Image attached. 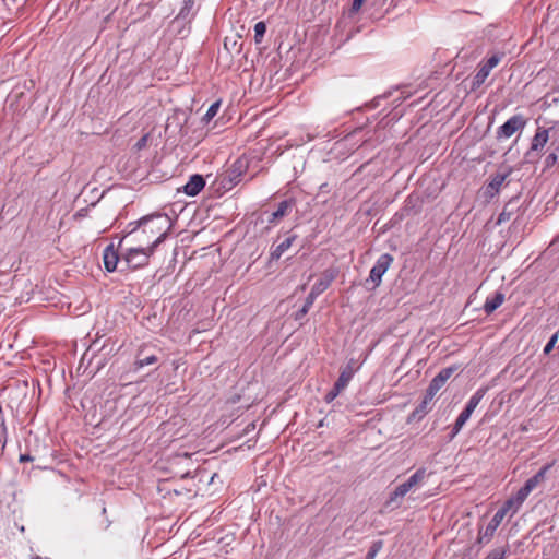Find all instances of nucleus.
<instances>
[{
    "label": "nucleus",
    "mask_w": 559,
    "mask_h": 559,
    "mask_svg": "<svg viewBox=\"0 0 559 559\" xmlns=\"http://www.w3.org/2000/svg\"><path fill=\"white\" fill-rule=\"evenodd\" d=\"M219 107H221V102H219V100H218V102L213 103V104L209 107L207 111L205 112V115H204V117H203V120H204V121H206V122L211 121V120L216 116V114H217V111H218Z\"/></svg>",
    "instance_id": "c756f323"
},
{
    "label": "nucleus",
    "mask_w": 559,
    "mask_h": 559,
    "mask_svg": "<svg viewBox=\"0 0 559 559\" xmlns=\"http://www.w3.org/2000/svg\"><path fill=\"white\" fill-rule=\"evenodd\" d=\"M205 186V179L200 174L192 175L182 187V191L189 197L198 195Z\"/></svg>",
    "instance_id": "dca6fc26"
},
{
    "label": "nucleus",
    "mask_w": 559,
    "mask_h": 559,
    "mask_svg": "<svg viewBox=\"0 0 559 559\" xmlns=\"http://www.w3.org/2000/svg\"><path fill=\"white\" fill-rule=\"evenodd\" d=\"M318 296H312V290H310L308 297L305 300L302 308L299 310V314H306L309 311L311 305L313 304V301Z\"/></svg>",
    "instance_id": "2f4dec72"
},
{
    "label": "nucleus",
    "mask_w": 559,
    "mask_h": 559,
    "mask_svg": "<svg viewBox=\"0 0 559 559\" xmlns=\"http://www.w3.org/2000/svg\"><path fill=\"white\" fill-rule=\"evenodd\" d=\"M105 335H106V333H105V332H104V333H100L99 331H97V332H96V336H97V337H103V336H105Z\"/></svg>",
    "instance_id": "58836bf2"
},
{
    "label": "nucleus",
    "mask_w": 559,
    "mask_h": 559,
    "mask_svg": "<svg viewBox=\"0 0 559 559\" xmlns=\"http://www.w3.org/2000/svg\"><path fill=\"white\" fill-rule=\"evenodd\" d=\"M546 131H550V147L559 151V122L554 123L551 127L546 128Z\"/></svg>",
    "instance_id": "393cba45"
},
{
    "label": "nucleus",
    "mask_w": 559,
    "mask_h": 559,
    "mask_svg": "<svg viewBox=\"0 0 559 559\" xmlns=\"http://www.w3.org/2000/svg\"><path fill=\"white\" fill-rule=\"evenodd\" d=\"M190 475L189 472H187L185 475H182V477H188Z\"/></svg>",
    "instance_id": "ea45409f"
},
{
    "label": "nucleus",
    "mask_w": 559,
    "mask_h": 559,
    "mask_svg": "<svg viewBox=\"0 0 559 559\" xmlns=\"http://www.w3.org/2000/svg\"><path fill=\"white\" fill-rule=\"evenodd\" d=\"M342 391L343 389L334 383L333 389L325 394L324 401L326 403L333 402L342 393Z\"/></svg>",
    "instance_id": "7c9ffc66"
},
{
    "label": "nucleus",
    "mask_w": 559,
    "mask_h": 559,
    "mask_svg": "<svg viewBox=\"0 0 559 559\" xmlns=\"http://www.w3.org/2000/svg\"><path fill=\"white\" fill-rule=\"evenodd\" d=\"M527 120L523 115H514L509 118L501 127L497 130L498 139H509L516 131H521L525 128Z\"/></svg>",
    "instance_id": "0eeeda50"
},
{
    "label": "nucleus",
    "mask_w": 559,
    "mask_h": 559,
    "mask_svg": "<svg viewBox=\"0 0 559 559\" xmlns=\"http://www.w3.org/2000/svg\"><path fill=\"white\" fill-rule=\"evenodd\" d=\"M558 158H559V151H556V148H552V152H550L545 159L546 166L552 167L557 163Z\"/></svg>",
    "instance_id": "473e14b6"
},
{
    "label": "nucleus",
    "mask_w": 559,
    "mask_h": 559,
    "mask_svg": "<svg viewBox=\"0 0 559 559\" xmlns=\"http://www.w3.org/2000/svg\"><path fill=\"white\" fill-rule=\"evenodd\" d=\"M103 260H104L105 269L108 272H114L116 270L118 261H119V255H118L117 251L115 250L112 243H110L109 246H107L104 249Z\"/></svg>",
    "instance_id": "a211bd4d"
},
{
    "label": "nucleus",
    "mask_w": 559,
    "mask_h": 559,
    "mask_svg": "<svg viewBox=\"0 0 559 559\" xmlns=\"http://www.w3.org/2000/svg\"><path fill=\"white\" fill-rule=\"evenodd\" d=\"M455 367H447L440 370V372L431 380L429 386L427 388V390H429V395H436L455 372Z\"/></svg>",
    "instance_id": "4468645a"
},
{
    "label": "nucleus",
    "mask_w": 559,
    "mask_h": 559,
    "mask_svg": "<svg viewBox=\"0 0 559 559\" xmlns=\"http://www.w3.org/2000/svg\"><path fill=\"white\" fill-rule=\"evenodd\" d=\"M122 310L136 313L143 310L142 298L140 296L129 294L123 298Z\"/></svg>",
    "instance_id": "6ab92c4d"
},
{
    "label": "nucleus",
    "mask_w": 559,
    "mask_h": 559,
    "mask_svg": "<svg viewBox=\"0 0 559 559\" xmlns=\"http://www.w3.org/2000/svg\"><path fill=\"white\" fill-rule=\"evenodd\" d=\"M294 205L293 200H283L280 202L276 211H274L267 218L269 224L276 225L284 216L288 215Z\"/></svg>",
    "instance_id": "f3484780"
},
{
    "label": "nucleus",
    "mask_w": 559,
    "mask_h": 559,
    "mask_svg": "<svg viewBox=\"0 0 559 559\" xmlns=\"http://www.w3.org/2000/svg\"><path fill=\"white\" fill-rule=\"evenodd\" d=\"M487 392V388H479L468 400L465 408L463 412L459 415L456 418V421L453 426L452 430V437L456 436L460 430L463 428L465 423L469 419L473 412L477 407V405L480 403V401L484 399L485 394Z\"/></svg>",
    "instance_id": "39448f33"
},
{
    "label": "nucleus",
    "mask_w": 559,
    "mask_h": 559,
    "mask_svg": "<svg viewBox=\"0 0 559 559\" xmlns=\"http://www.w3.org/2000/svg\"><path fill=\"white\" fill-rule=\"evenodd\" d=\"M426 469H417L405 483L399 485L394 491L390 495L388 503H394L395 507L401 504L402 499L412 491L417 485L424 481L426 478Z\"/></svg>",
    "instance_id": "7ed1b4c3"
},
{
    "label": "nucleus",
    "mask_w": 559,
    "mask_h": 559,
    "mask_svg": "<svg viewBox=\"0 0 559 559\" xmlns=\"http://www.w3.org/2000/svg\"><path fill=\"white\" fill-rule=\"evenodd\" d=\"M382 547H383L382 540L373 542L366 555V559H374L376 556L378 555V552L382 549Z\"/></svg>",
    "instance_id": "c85d7f7f"
},
{
    "label": "nucleus",
    "mask_w": 559,
    "mask_h": 559,
    "mask_svg": "<svg viewBox=\"0 0 559 559\" xmlns=\"http://www.w3.org/2000/svg\"><path fill=\"white\" fill-rule=\"evenodd\" d=\"M504 52H496L491 57H489L485 62L479 64V69L472 80V90L475 91L479 88L489 76L490 71L499 64V62L504 58Z\"/></svg>",
    "instance_id": "423d86ee"
},
{
    "label": "nucleus",
    "mask_w": 559,
    "mask_h": 559,
    "mask_svg": "<svg viewBox=\"0 0 559 559\" xmlns=\"http://www.w3.org/2000/svg\"><path fill=\"white\" fill-rule=\"evenodd\" d=\"M524 212L525 209L522 207L520 195H515L504 204L502 212L498 216L497 225L509 222L513 216L519 218Z\"/></svg>",
    "instance_id": "6e6552de"
},
{
    "label": "nucleus",
    "mask_w": 559,
    "mask_h": 559,
    "mask_svg": "<svg viewBox=\"0 0 559 559\" xmlns=\"http://www.w3.org/2000/svg\"><path fill=\"white\" fill-rule=\"evenodd\" d=\"M504 301V294L502 292H495L492 295L488 296L484 304V311L487 314H490L495 310H497Z\"/></svg>",
    "instance_id": "412c9836"
},
{
    "label": "nucleus",
    "mask_w": 559,
    "mask_h": 559,
    "mask_svg": "<svg viewBox=\"0 0 559 559\" xmlns=\"http://www.w3.org/2000/svg\"><path fill=\"white\" fill-rule=\"evenodd\" d=\"M157 361H158L157 355L155 353L151 352V346L144 344L136 352L135 360H134V369L139 370L145 366L156 364Z\"/></svg>",
    "instance_id": "9b49d317"
},
{
    "label": "nucleus",
    "mask_w": 559,
    "mask_h": 559,
    "mask_svg": "<svg viewBox=\"0 0 559 559\" xmlns=\"http://www.w3.org/2000/svg\"><path fill=\"white\" fill-rule=\"evenodd\" d=\"M146 140H147V136H146V135H145V136H142V138L138 141V143H136V147H138L139 150H140V148H142V147H144V146H145V144H146Z\"/></svg>",
    "instance_id": "4c0bfd02"
},
{
    "label": "nucleus",
    "mask_w": 559,
    "mask_h": 559,
    "mask_svg": "<svg viewBox=\"0 0 559 559\" xmlns=\"http://www.w3.org/2000/svg\"><path fill=\"white\" fill-rule=\"evenodd\" d=\"M247 170V164L237 159L227 170L218 175L216 182L219 189L228 191L241 181V177Z\"/></svg>",
    "instance_id": "f03ea898"
},
{
    "label": "nucleus",
    "mask_w": 559,
    "mask_h": 559,
    "mask_svg": "<svg viewBox=\"0 0 559 559\" xmlns=\"http://www.w3.org/2000/svg\"><path fill=\"white\" fill-rule=\"evenodd\" d=\"M508 552V547L502 546L491 550L485 559H504Z\"/></svg>",
    "instance_id": "bb28decb"
},
{
    "label": "nucleus",
    "mask_w": 559,
    "mask_h": 559,
    "mask_svg": "<svg viewBox=\"0 0 559 559\" xmlns=\"http://www.w3.org/2000/svg\"><path fill=\"white\" fill-rule=\"evenodd\" d=\"M129 235H134L138 241L144 242L156 236V239L148 248H155L162 243L173 227L170 217L167 214H153L142 217L138 222L129 223Z\"/></svg>",
    "instance_id": "f257e3e1"
},
{
    "label": "nucleus",
    "mask_w": 559,
    "mask_h": 559,
    "mask_svg": "<svg viewBox=\"0 0 559 559\" xmlns=\"http://www.w3.org/2000/svg\"><path fill=\"white\" fill-rule=\"evenodd\" d=\"M530 493L531 492L524 486L518 490L516 495L513 497L515 499V510L513 513L518 512L519 508L522 506Z\"/></svg>",
    "instance_id": "a878e982"
},
{
    "label": "nucleus",
    "mask_w": 559,
    "mask_h": 559,
    "mask_svg": "<svg viewBox=\"0 0 559 559\" xmlns=\"http://www.w3.org/2000/svg\"><path fill=\"white\" fill-rule=\"evenodd\" d=\"M499 510H503L504 511V516L507 515V513L510 510H512V512H513L515 510V499L511 498V499L507 500Z\"/></svg>",
    "instance_id": "f704fd0d"
},
{
    "label": "nucleus",
    "mask_w": 559,
    "mask_h": 559,
    "mask_svg": "<svg viewBox=\"0 0 559 559\" xmlns=\"http://www.w3.org/2000/svg\"><path fill=\"white\" fill-rule=\"evenodd\" d=\"M508 174H496L490 181L483 188V197L487 202L492 200L500 191Z\"/></svg>",
    "instance_id": "f8f14e48"
},
{
    "label": "nucleus",
    "mask_w": 559,
    "mask_h": 559,
    "mask_svg": "<svg viewBox=\"0 0 559 559\" xmlns=\"http://www.w3.org/2000/svg\"><path fill=\"white\" fill-rule=\"evenodd\" d=\"M436 395H429V390H426V394L421 403L416 407L413 412L412 416L414 418H421L428 411L431 409L432 400Z\"/></svg>",
    "instance_id": "4be33fe9"
},
{
    "label": "nucleus",
    "mask_w": 559,
    "mask_h": 559,
    "mask_svg": "<svg viewBox=\"0 0 559 559\" xmlns=\"http://www.w3.org/2000/svg\"><path fill=\"white\" fill-rule=\"evenodd\" d=\"M503 519H504V511L498 510L495 513V515L492 516V519L490 520V522L488 523V525L484 530L479 531L478 543H483V542L488 543L490 540V538L493 536L496 530L499 527V525L503 521Z\"/></svg>",
    "instance_id": "ddd939ff"
},
{
    "label": "nucleus",
    "mask_w": 559,
    "mask_h": 559,
    "mask_svg": "<svg viewBox=\"0 0 559 559\" xmlns=\"http://www.w3.org/2000/svg\"><path fill=\"white\" fill-rule=\"evenodd\" d=\"M296 237V235H292L284 241H282L280 245H277L271 252V260H278L283 255V253L290 248Z\"/></svg>",
    "instance_id": "b1692460"
},
{
    "label": "nucleus",
    "mask_w": 559,
    "mask_h": 559,
    "mask_svg": "<svg viewBox=\"0 0 559 559\" xmlns=\"http://www.w3.org/2000/svg\"><path fill=\"white\" fill-rule=\"evenodd\" d=\"M265 32H266V25L264 22H258L254 25V41L257 44H260L262 41Z\"/></svg>",
    "instance_id": "cd10ccee"
},
{
    "label": "nucleus",
    "mask_w": 559,
    "mask_h": 559,
    "mask_svg": "<svg viewBox=\"0 0 559 559\" xmlns=\"http://www.w3.org/2000/svg\"><path fill=\"white\" fill-rule=\"evenodd\" d=\"M356 371L357 370L356 367L354 366V361L353 359H350L347 362V365L344 368H342L340 377L335 384L345 390V388L348 385Z\"/></svg>",
    "instance_id": "aec40b11"
},
{
    "label": "nucleus",
    "mask_w": 559,
    "mask_h": 559,
    "mask_svg": "<svg viewBox=\"0 0 559 559\" xmlns=\"http://www.w3.org/2000/svg\"><path fill=\"white\" fill-rule=\"evenodd\" d=\"M558 341V332L555 333L550 340L548 341V343L546 344V346L544 347V354L545 355H548L555 347L556 343Z\"/></svg>",
    "instance_id": "72a5a7b5"
},
{
    "label": "nucleus",
    "mask_w": 559,
    "mask_h": 559,
    "mask_svg": "<svg viewBox=\"0 0 559 559\" xmlns=\"http://www.w3.org/2000/svg\"><path fill=\"white\" fill-rule=\"evenodd\" d=\"M19 461L21 463L33 462L34 457L32 455H29V454H21L20 457H19Z\"/></svg>",
    "instance_id": "e433bc0d"
},
{
    "label": "nucleus",
    "mask_w": 559,
    "mask_h": 559,
    "mask_svg": "<svg viewBox=\"0 0 559 559\" xmlns=\"http://www.w3.org/2000/svg\"><path fill=\"white\" fill-rule=\"evenodd\" d=\"M393 260L390 253H383L379 257L376 264L370 270L369 277L365 282L368 289H376L381 284L382 276L389 270Z\"/></svg>",
    "instance_id": "20e7f679"
},
{
    "label": "nucleus",
    "mask_w": 559,
    "mask_h": 559,
    "mask_svg": "<svg viewBox=\"0 0 559 559\" xmlns=\"http://www.w3.org/2000/svg\"><path fill=\"white\" fill-rule=\"evenodd\" d=\"M550 468V465H546L542 467L533 477L528 478L524 487L532 492L542 481H544L546 477L547 471Z\"/></svg>",
    "instance_id": "5701e85b"
},
{
    "label": "nucleus",
    "mask_w": 559,
    "mask_h": 559,
    "mask_svg": "<svg viewBox=\"0 0 559 559\" xmlns=\"http://www.w3.org/2000/svg\"><path fill=\"white\" fill-rule=\"evenodd\" d=\"M550 131H546V128L538 127L532 139L531 147L527 154L533 152H540L550 139Z\"/></svg>",
    "instance_id": "2eb2a0df"
},
{
    "label": "nucleus",
    "mask_w": 559,
    "mask_h": 559,
    "mask_svg": "<svg viewBox=\"0 0 559 559\" xmlns=\"http://www.w3.org/2000/svg\"><path fill=\"white\" fill-rule=\"evenodd\" d=\"M338 269L334 266L324 270L311 288L312 296H319L325 292L333 283V281H335V278L338 276Z\"/></svg>",
    "instance_id": "9d476101"
},
{
    "label": "nucleus",
    "mask_w": 559,
    "mask_h": 559,
    "mask_svg": "<svg viewBox=\"0 0 559 559\" xmlns=\"http://www.w3.org/2000/svg\"><path fill=\"white\" fill-rule=\"evenodd\" d=\"M154 252L153 248H130L126 254V261L129 266L136 269L144 266L148 263L151 254Z\"/></svg>",
    "instance_id": "1a4fd4ad"
},
{
    "label": "nucleus",
    "mask_w": 559,
    "mask_h": 559,
    "mask_svg": "<svg viewBox=\"0 0 559 559\" xmlns=\"http://www.w3.org/2000/svg\"><path fill=\"white\" fill-rule=\"evenodd\" d=\"M366 2V0H353L349 13L356 14L360 9L361 5Z\"/></svg>",
    "instance_id": "c9c22d12"
}]
</instances>
